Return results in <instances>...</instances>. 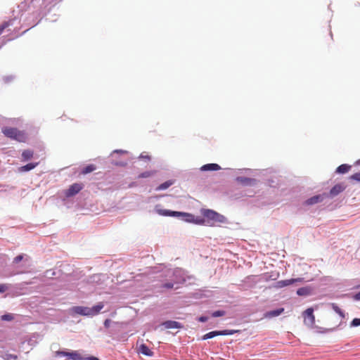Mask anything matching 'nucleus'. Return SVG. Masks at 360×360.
<instances>
[{
  "label": "nucleus",
  "instance_id": "obj_1",
  "mask_svg": "<svg viewBox=\"0 0 360 360\" xmlns=\"http://www.w3.org/2000/svg\"><path fill=\"white\" fill-rule=\"evenodd\" d=\"M201 214L205 218L206 223L210 226H214L217 224L225 223L226 219L224 216L210 209L201 210Z\"/></svg>",
  "mask_w": 360,
  "mask_h": 360
},
{
  "label": "nucleus",
  "instance_id": "obj_2",
  "mask_svg": "<svg viewBox=\"0 0 360 360\" xmlns=\"http://www.w3.org/2000/svg\"><path fill=\"white\" fill-rule=\"evenodd\" d=\"M103 307L104 304L102 302H99L91 308L82 306L73 307L70 309V311L74 314L93 316L98 314Z\"/></svg>",
  "mask_w": 360,
  "mask_h": 360
},
{
  "label": "nucleus",
  "instance_id": "obj_3",
  "mask_svg": "<svg viewBox=\"0 0 360 360\" xmlns=\"http://www.w3.org/2000/svg\"><path fill=\"white\" fill-rule=\"evenodd\" d=\"M156 212L160 215L165 217H182L183 219L186 222L193 223V221H194V215L187 212L171 211L162 209H156Z\"/></svg>",
  "mask_w": 360,
  "mask_h": 360
},
{
  "label": "nucleus",
  "instance_id": "obj_4",
  "mask_svg": "<svg viewBox=\"0 0 360 360\" xmlns=\"http://www.w3.org/2000/svg\"><path fill=\"white\" fill-rule=\"evenodd\" d=\"M2 132L6 136L15 139L18 141H24L26 138L25 134L16 128L5 127L2 129Z\"/></svg>",
  "mask_w": 360,
  "mask_h": 360
},
{
  "label": "nucleus",
  "instance_id": "obj_5",
  "mask_svg": "<svg viewBox=\"0 0 360 360\" xmlns=\"http://www.w3.org/2000/svg\"><path fill=\"white\" fill-rule=\"evenodd\" d=\"M304 323L307 325L312 326L315 323V316L314 315V309L308 308L304 313Z\"/></svg>",
  "mask_w": 360,
  "mask_h": 360
},
{
  "label": "nucleus",
  "instance_id": "obj_6",
  "mask_svg": "<svg viewBox=\"0 0 360 360\" xmlns=\"http://www.w3.org/2000/svg\"><path fill=\"white\" fill-rule=\"evenodd\" d=\"M303 281H304V278H302L282 280V281H279L276 283V287L283 288V287L290 285L293 284L297 282L302 283V282H303Z\"/></svg>",
  "mask_w": 360,
  "mask_h": 360
},
{
  "label": "nucleus",
  "instance_id": "obj_7",
  "mask_svg": "<svg viewBox=\"0 0 360 360\" xmlns=\"http://www.w3.org/2000/svg\"><path fill=\"white\" fill-rule=\"evenodd\" d=\"M233 334L232 331H228V330H221V331H211L205 335H204L202 338V340H207L210 338H214L218 335H231Z\"/></svg>",
  "mask_w": 360,
  "mask_h": 360
},
{
  "label": "nucleus",
  "instance_id": "obj_8",
  "mask_svg": "<svg viewBox=\"0 0 360 360\" xmlns=\"http://www.w3.org/2000/svg\"><path fill=\"white\" fill-rule=\"evenodd\" d=\"M82 189V186L79 184H73L66 191V196L70 197L78 193Z\"/></svg>",
  "mask_w": 360,
  "mask_h": 360
},
{
  "label": "nucleus",
  "instance_id": "obj_9",
  "mask_svg": "<svg viewBox=\"0 0 360 360\" xmlns=\"http://www.w3.org/2000/svg\"><path fill=\"white\" fill-rule=\"evenodd\" d=\"M346 186L343 184H335L330 191V196L333 198L345 191Z\"/></svg>",
  "mask_w": 360,
  "mask_h": 360
},
{
  "label": "nucleus",
  "instance_id": "obj_10",
  "mask_svg": "<svg viewBox=\"0 0 360 360\" xmlns=\"http://www.w3.org/2000/svg\"><path fill=\"white\" fill-rule=\"evenodd\" d=\"M326 195L325 193L314 195V196L307 199L305 201V204L307 205H311L322 202L324 200V198H326Z\"/></svg>",
  "mask_w": 360,
  "mask_h": 360
},
{
  "label": "nucleus",
  "instance_id": "obj_11",
  "mask_svg": "<svg viewBox=\"0 0 360 360\" xmlns=\"http://www.w3.org/2000/svg\"><path fill=\"white\" fill-rule=\"evenodd\" d=\"M139 352L147 356H153V352L145 344L139 346Z\"/></svg>",
  "mask_w": 360,
  "mask_h": 360
},
{
  "label": "nucleus",
  "instance_id": "obj_12",
  "mask_svg": "<svg viewBox=\"0 0 360 360\" xmlns=\"http://www.w3.org/2000/svg\"><path fill=\"white\" fill-rule=\"evenodd\" d=\"M162 325L167 329L182 328L181 323L175 321H165Z\"/></svg>",
  "mask_w": 360,
  "mask_h": 360
},
{
  "label": "nucleus",
  "instance_id": "obj_13",
  "mask_svg": "<svg viewBox=\"0 0 360 360\" xmlns=\"http://www.w3.org/2000/svg\"><path fill=\"white\" fill-rule=\"evenodd\" d=\"M221 169L220 166L215 163L204 165L201 167L202 171H217Z\"/></svg>",
  "mask_w": 360,
  "mask_h": 360
},
{
  "label": "nucleus",
  "instance_id": "obj_14",
  "mask_svg": "<svg viewBox=\"0 0 360 360\" xmlns=\"http://www.w3.org/2000/svg\"><path fill=\"white\" fill-rule=\"evenodd\" d=\"M58 355L67 356L74 360H78L79 359H82L80 355L77 352H58Z\"/></svg>",
  "mask_w": 360,
  "mask_h": 360
},
{
  "label": "nucleus",
  "instance_id": "obj_15",
  "mask_svg": "<svg viewBox=\"0 0 360 360\" xmlns=\"http://www.w3.org/2000/svg\"><path fill=\"white\" fill-rule=\"evenodd\" d=\"M283 311H284L283 308H280V309H277L275 310L267 311L265 314V317L272 318V317L278 316L280 314H281L283 312Z\"/></svg>",
  "mask_w": 360,
  "mask_h": 360
},
{
  "label": "nucleus",
  "instance_id": "obj_16",
  "mask_svg": "<svg viewBox=\"0 0 360 360\" xmlns=\"http://www.w3.org/2000/svg\"><path fill=\"white\" fill-rule=\"evenodd\" d=\"M351 169V165L347 164H342L337 167L336 172L339 174H345L348 172Z\"/></svg>",
  "mask_w": 360,
  "mask_h": 360
},
{
  "label": "nucleus",
  "instance_id": "obj_17",
  "mask_svg": "<svg viewBox=\"0 0 360 360\" xmlns=\"http://www.w3.org/2000/svg\"><path fill=\"white\" fill-rule=\"evenodd\" d=\"M174 184V181L172 180H168L162 184H161L160 185H159L157 188H156V191H162V190H165L167 188H168L169 186H171L172 184Z\"/></svg>",
  "mask_w": 360,
  "mask_h": 360
},
{
  "label": "nucleus",
  "instance_id": "obj_18",
  "mask_svg": "<svg viewBox=\"0 0 360 360\" xmlns=\"http://www.w3.org/2000/svg\"><path fill=\"white\" fill-rule=\"evenodd\" d=\"M37 165H38V162H36V163H29V164H27V165H26L25 166H22V167H20L19 170L20 172H27V171L33 169Z\"/></svg>",
  "mask_w": 360,
  "mask_h": 360
},
{
  "label": "nucleus",
  "instance_id": "obj_19",
  "mask_svg": "<svg viewBox=\"0 0 360 360\" xmlns=\"http://www.w3.org/2000/svg\"><path fill=\"white\" fill-rule=\"evenodd\" d=\"M311 290L309 288L303 287L297 290V294L300 296H307L310 294Z\"/></svg>",
  "mask_w": 360,
  "mask_h": 360
},
{
  "label": "nucleus",
  "instance_id": "obj_20",
  "mask_svg": "<svg viewBox=\"0 0 360 360\" xmlns=\"http://www.w3.org/2000/svg\"><path fill=\"white\" fill-rule=\"evenodd\" d=\"M34 153L31 150H25L22 153V158L23 160L26 161L33 157Z\"/></svg>",
  "mask_w": 360,
  "mask_h": 360
},
{
  "label": "nucleus",
  "instance_id": "obj_21",
  "mask_svg": "<svg viewBox=\"0 0 360 360\" xmlns=\"http://www.w3.org/2000/svg\"><path fill=\"white\" fill-rule=\"evenodd\" d=\"M96 169V167L94 165H89L82 169V174H89L91 172H94Z\"/></svg>",
  "mask_w": 360,
  "mask_h": 360
},
{
  "label": "nucleus",
  "instance_id": "obj_22",
  "mask_svg": "<svg viewBox=\"0 0 360 360\" xmlns=\"http://www.w3.org/2000/svg\"><path fill=\"white\" fill-rule=\"evenodd\" d=\"M13 24V20L4 22L0 25V35L4 32V30Z\"/></svg>",
  "mask_w": 360,
  "mask_h": 360
},
{
  "label": "nucleus",
  "instance_id": "obj_23",
  "mask_svg": "<svg viewBox=\"0 0 360 360\" xmlns=\"http://www.w3.org/2000/svg\"><path fill=\"white\" fill-rule=\"evenodd\" d=\"M240 182L245 185H250L252 182H255V179L246 178V177H240L238 179Z\"/></svg>",
  "mask_w": 360,
  "mask_h": 360
},
{
  "label": "nucleus",
  "instance_id": "obj_24",
  "mask_svg": "<svg viewBox=\"0 0 360 360\" xmlns=\"http://www.w3.org/2000/svg\"><path fill=\"white\" fill-rule=\"evenodd\" d=\"M193 224H198V225H202L206 223L205 218H202L200 217H194V221H193Z\"/></svg>",
  "mask_w": 360,
  "mask_h": 360
},
{
  "label": "nucleus",
  "instance_id": "obj_25",
  "mask_svg": "<svg viewBox=\"0 0 360 360\" xmlns=\"http://www.w3.org/2000/svg\"><path fill=\"white\" fill-rule=\"evenodd\" d=\"M332 307H333V310L336 313H338L341 317H342V318L345 317L344 312L335 304H333Z\"/></svg>",
  "mask_w": 360,
  "mask_h": 360
},
{
  "label": "nucleus",
  "instance_id": "obj_26",
  "mask_svg": "<svg viewBox=\"0 0 360 360\" xmlns=\"http://www.w3.org/2000/svg\"><path fill=\"white\" fill-rule=\"evenodd\" d=\"M1 319L3 321H11L14 319V316L11 314H7L1 316Z\"/></svg>",
  "mask_w": 360,
  "mask_h": 360
},
{
  "label": "nucleus",
  "instance_id": "obj_27",
  "mask_svg": "<svg viewBox=\"0 0 360 360\" xmlns=\"http://www.w3.org/2000/svg\"><path fill=\"white\" fill-rule=\"evenodd\" d=\"M225 311H222V310H218V311H214L212 314V317H219V316H224L225 315Z\"/></svg>",
  "mask_w": 360,
  "mask_h": 360
},
{
  "label": "nucleus",
  "instance_id": "obj_28",
  "mask_svg": "<svg viewBox=\"0 0 360 360\" xmlns=\"http://www.w3.org/2000/svg\"><path fill=\"white\" fill-rule=\"evenodd\" d=\"M153 174V172H143L141 174H140L138 176V178H147V177H149L150 176H152Z\"/></svg>",
  "mask_w": 360,
  "mask_h": 360
},
{
  "label": "nucleus",
  "instance_id": "obj_29",
  "mask_svg": "<svg viewBox=\"0 0 360 360\" xmlns=\"http://www.w3.org/2000/svg\"><path fill=\"white\" fill-rule=\"evenodd\" d=\"M349 179L360 182V172L351 175Z\"/></svg>",
  "mask_w": 360,
  "mask_h": 360
},
{
  "label": "nucleus",
  "instance_id": "obj_30",
  "mask_svg": "<svg viewBox=\"0 0 360 360\" xmlns=\"http://www.w3.org/2000/svg\"><path fill=\"white\" fill-rule=\"evenodd\" d=\"M360 326V319H358V318L354 319L351 323V326L356 327V326Z\"/></svg>",
  "mask_w": 360,
  "mask_h": 360
},
{
  "label": "nucleus",
  "instance_id": "obj_31",
  "mask_svg": "<svg viewBox=\"0 0 360 360\" xmlns=\"http://www.w3.org/2000/svg\"><path fill=\"white\" fill-rule=\"evenodd\" d=\"M23 258L24 255H19L13 259V262L18 264L20 262H21L23 259Z\"/></svg>",
  "mask_w": 360,
  "mask_h": 360
},
{
  "label": "nucleus",
  "instance_id": "obj_32",
  "mask_svg": "<svg viewBox=\"0 0 360 360\" xmlns=\"http://www.w3.org/2000/svg\"><path fill=\"white\" fill-rule=\"evenodd\" d=\"M8 290V286L6 284H0V293H3Z\"/></svg>",
  "mask_w": 360,
  "mask_h": 360
},
{
  "label": "nucleus",
  "instance_id": "obj_33",
  "mask_svg": "<svg viewBox=\"0 0 360 360\" xmlns=\"http://www.w3.org/2000/svg\"><path fill=\"white\" fill-rule=\"evenodd\" d=\"M162 287L167 289H171L174 287V284L172 283H166L162 285Z\"/></svg>",
  "mask_w": 360,
  "mask_h": 360
},
{
  "label": "nucleus",
  "instance_id": "obj_34",
  "mask_svg": "<svg viewBox=\"0 0 360 360\" xmlns=\"http://www.w3.org/2000/svg\"><path fill=\"white\" fill-rule=\"evenodd\" d=\"M110 323H111V321L110 319H106L105 321H104V326L105 328H109L110 326Z\"/></svg>",
  "mask_w": 360,
  "mask_h": 360
},
{
  "label": "nucleus",
  "instance_id": "obj_35",
  "mask_svg": "<svg viewBox=\"0 0 360 360\" xmlns=\"http://www.w3.org/2000/svg\"><path fill=\"white\" fill-rule=\"evenodd\" d=\"M208 320V318L207 316H200L198 318V321L200 322H205Z\"/></svg>",
  "mask_w": 360,
  "mask_h": 360
},
{
  "label": "nucleus",
  "instance_id": "obj_36",
  "mask_svg": "<svg viewBox=\"0 0 360 360\" xmlns=\"http://www.w3.org/2000/svg\"><path fill=\"white\" fill-rule=\"evenodd\" d=\"M354 299L355 300H360V291L354 295Z\"/></svg>",
  "mask_w": 360,
  "mask_h": 360
},
{
  "label": "nucleus",
  "instance_id": "obj_37",
  "mask_svg": "<svg viewBox=\"0 0 360 360\" xmlns=\"http://www.w3.org/2000/svg\"><path fill=\"white\" fill-rule=\"evenodd\" d=\"M140 158H143V159H146V160H150V157L148 155H144L143 154H141L140 155Z\"/></svg>",
  "mask_w": 360,
  "mask_h": 360
},
{
  "label": "nucleus",
  "instance_id": "obj_38",
  "mask_svg": "<svg viewBox=\"0 0 360 360\" xmlns=\"http://www.w3.org/2000/svg\"><path fill=\"white\" fill-rule=\"evenodd\" d=\"M115 153H125L124 151L122 150H115Z\"/></svg>",
  "mask_w": 360,
  "mask_h": 360
},
{
  "label": "nucleus",
  "instance_id": "obj_39",
  "mask_svg": "<svg viewBox=\"0 0 360 360\" xmlns=\"http://www.w3.org/2000/svg\"><path fill=\"white\" fill-rule=\"evenodd\" d=\"M356 288H360V284L356 287Z\"/></svg>",
  "mask_w": 360,
  "mask_h": 360
},
{
  "label": "nucleus",
  "instance_id": "obj_40",
  "mask_svg": "<svg viewBox=\"0 0 360 360\" xmlns=\"http://www.w3.org/2000/svg\"><path fill=\"white\" fill-rule=\"evenodd\" d=\"M29 259H30L29 257H27L25 259L28 260Z\"/></svg>",
  "mask_w": 360,
  "mask_h": 360
}]
</instances>
